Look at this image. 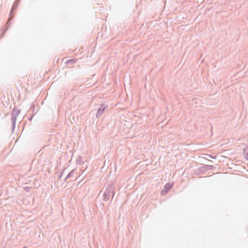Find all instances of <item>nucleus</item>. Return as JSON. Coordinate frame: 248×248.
Here are the masks:
<instances>
[{
	"instance_id": "1",
	"label": "nucleus",
	"mask_w": 248,
	"mask_h": 248,
	"mask_svg": "<svg viewBox=\"0 0 248 248\" xmlns=\"http://www.w3.org/2000/svg\"><path fill=\"white\" fill-rule=\"evenodd\" d=\"M171 187H172V185H171L169 184H167L165 186L164 189L162 191L161 194L162 195L165 194L168 192V191L169 190H170V189L171 188Z\"/></svg>"
},
{
	"instance_id": "2",
	"label": "nucleus",
	"mask_w": 248,
	"mask_h": 248,
	"mask_svg": "<svg viewBox=\"0 0 248 248\" xmlns=\"http://www.w3.org/2000/svg\"><path fill=\"white\" fill-rule=\"evenodd\" d=\"M103 111V109H101L100 108H99V109L98 110V111H97V114H99V115L101 114Z\"/></svg>"
},
{
	"instance_id": "3",
	"label": "nucleus",
	"mask_w": 248,
	"mask_h": 248,
	"mask_svg": "<svg viewBox=\"0 0 248 248\" xmlns=\"http://www.w3.org/2000/svg\"><path fill=\"white\" fill-rule=\"evenodd\" d=\"M69 61L73 62H76V60H69Z\"/></svg>"
},
{
	"instance_id": "4",
	"label": "nucleus",
	"mask_w": 248,
	"mask_h": 248,
	"mask_svg": "<svg viewBox=\"0 0 248 248\" xmlns=\"http://www.w3.org/2000/svg\"><path fill=\"white\" fill-rule=\"evenodd\" d=\"M247 158L248 159V156H247Z\"/></svg>"
}]
</instances>
